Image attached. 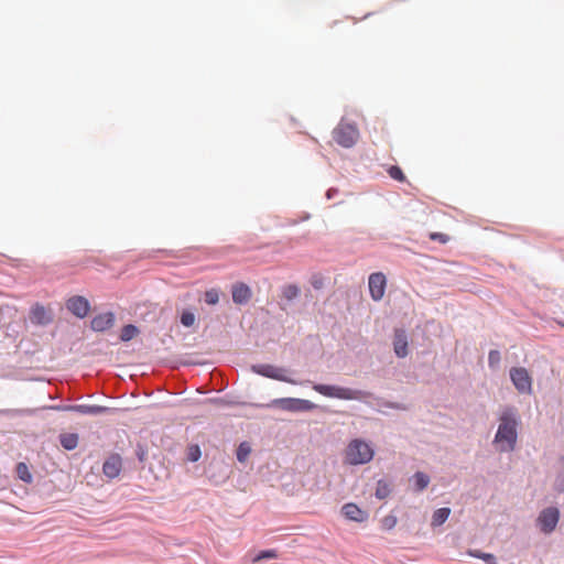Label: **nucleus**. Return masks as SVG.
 I'll use <instances>...</instances> for the list:
<instances>
[{"label":"nucleus","instance_id":"obj_23","mask_svg":"<svg viewBox=\"0 0 564 564\" xmlns=\"http://www.w3.org/2000/svg\"><path fill=\"white\" fill-rule=\"evenodd\" d=\"M178 322L185 328H191L196 323V313L194 307H185L178 314Z\"/></svg>","mask_w":564,"mask_h":564},{"label":"nucleus","instance_id":"obj_43","mask_svg":"<svg viewBox=\"0 0 564 564\" xmlns=\"http://www.w3.org/2000/svg\"><path fill=\"white\" fill-rule=\"evenodd\" d=\"M394 180H395V181H399V182H402V183L408 181V178H403V177L394 178Z\"/></svg>","mask_w":564,"mask_h":564},{"label":"nucleus","instance_id":"obj_12","mask_svg":"<svg viewBox=\"0 0 564 564\" xmlns=\"http://www.w3.org/2000/svg\"><path fill=\"white\" fill-rule=\"evenodd\" d=\"M117 316L115 312H101L93 316L89 322V328L95 333H106L115 326Z\"/></svg>","mask_w":564,"mask_h":564},{"label":"nucleus","instance_id":"obj_5","mask_svg":"<svg viewBox=\"0 0 564 564\" xmlns=\"http://www.w3.org/2000/svg\"><path fill=\"white\" fill-rule=\"evenodd\" d=\"M250 369L253 373L263 378L286 382L290 384H303V382H299L297 380L286 376V369L283 367H278L271 364H253L251 365Z\"/></svg>","mask_w":564,"mask_h":564},{"label":"nucleus","instance_id":"obj_31","mask_svg":"<svg viewBox=\"0 0 564 564\" xmlns=\"http://www.w3.org/2000/svg\"><path fill=\"white\" fill-rule=\"evenodd\" d=\"M279 553L275 549H264L258 551V553L254 555L253 561L260 562L263 560H271V558H278Z\"/></svg>","mask_w":564,"mask_h":564},{"label":"nucleus","instance_id":"obj_29","mask_svg":"<svg viewBox=\"0 0 564 564\" xmlns=\"http://www.w3.org/2000/svg\"><path fill=\"white\" fill-rule=\"evenodd\" d=\"M561 460L563 462V466L556 473L555 480H554V484H553V489L557 494H563L564 492V456L561 457Z\"/></svg>","mask_w":564,"mask_h":564},{"label":"nucleus","instance_id":"obj_30","mask_svg":"<svg viewBox=\"0 0 564 564\" xmlns=\"http://www.w3.org/2000/svg\"><path fill=\"white\" fill-rule=\"evenodd\" d=\"M202 457V449L198 444H191L187 446L186 458L191 463H196Z\"/></svg>","mask_w":564,"mask_h":564},{"label":"nucleus","instance_id":"obj_39","mask_svg":"<svg viewBox=\"0 0 564 564\" xmlns=\"http://www.w3.org/2000/svg\"><path fill=\"white\" fill-rule=\"evenodd\" d=\"M311 285L314 290H321L324 285V280L321 275L314 274L311 279Z\"/></svg>","mask_w":564,"mask_h":564},{"label":"nucleus","instance_id":"obj_35","mask_svg":"<svg viewBox=\"0 0 564 564\" xmlns=\"http://www.w3.org/2000/svg\"><path fill=\"white\" fill-rule=\"evenodd\" d=\"M397 523H398V518L394 514H392V513L387 514L381 520V529L384 531H391L392 529H394Z\"/></svg>","mask_w":564,"mask_h":564},{"label":"nucleus","instance_id":"obj_36","mask_svg":"<svg viewBox=\"0 0 564 564\" xmlns=\"http://www.w3.org/2000/svg\"><path fill=\"white\" fill-rule=\"evenodd\" d=\"M386 172L388 173V176H390V177H403V176H405V174L403 173L402 169L398 164L387 165Z\"/></svg>","mask_w":564,"mask_h":564},{"label":"nucleus","instance_id":"obj_13","mask_svg":"<svg viewBox=\"0 0 564 564\" xmlns=\"http://www.w3.org/2000/svg\"><path fill=\"white\" fill-rule=\"evenodd\" d=\"M409 336L403 327L393 328L392 350L397 358L403 359L408 357L409 350Z\"/></svg>","mask_w":564,"mask_h":564},{"label":"nucleus","instance_id":"obj_9","mask_svg":"<svg viewBox=\"0 0 564 564\" xmlns=\"http://www.w3.org/2000/svg\"><path fill=\"white\" fill-rule=\"evenodd\" d=\"M301 288L295 283H289L281 286V295L279 301V307L290 314L292 307L300 301Z\"/></svg>","mask_w":564,"mask_h":564},{"label":"nucleus","instance_id":"obj_40","mask_svg":"<svg viewBox=\"0 0 564 564\" xmlns=\"http://www.w3.org/2000/svg\"><path fill=\"white\" fill-rule=\"evenodd\" d=\"M310 218H311L310 213H303V216L301 217V219H289L285 224H281V226H295L300 221H305V220H308Z\"/></svg>","mask_w":564,"mask_h":564},{"label":"nucleus","instance_id":"obj_8","mask_svg":"<svg viewBox=\"0 0 564 564\" xmlns=\"http://www.w3.org/2000/svg\"><path fill=\"white\" fill-rule=\"evenodd\" d=\"M358 129L355 123L340 122L334 130V139L338 145L349 149L352 148L358 138Z\"/></svg>","mask_w":564,"mask_h":564},{"label":"nucleus","instance_id":"obj_21","mask_svg":"<svg viewBox=\"0 0 564 564\" xmlns=\"http://www.w3.org/2000/svg\"><path fill=\"white\" fill-rule=\"evenodd\" d=\"M61 446L67 451H74L78 446L79 435L78 433H61L58 435Z\"/></svg>","mask_w":564,"mask_h":564},{"label":"nucleus","instance_id":"obj_42","mask_svg":"<svg viewBox=\"0 0 564 564\" xmlns=\"http://www.w3.org/2000/svg\"><path fill=\"white\" fill-rule=\"evenodd\" d=\"M339 193V189L337 187H329L326 192H325V197L327 200H330L333 198H335Z\"/></svg>","mask_w":564,"mask_h":564},{"label":"nucleus","instance_id":"obj_1","mask_svg":"<svg viewBox=\"0 0 564 564\" xmlns=\"http://www.w3.org/2000/svg\"><path fill=\"white\" fill-rule=\"evenodd\" d=\"M498 421L499 425L495 433L492 443L501 453L513 452L517 447L519 426L521 425V417L518 409L513 405H506L502 409Z\"/></svg>","mask_w":564,"mask_h":564},{"label":"nucleus","instance_id":"obj_14","mask_svg":"<svg viewBox=\"0 0 564 564\" xmlns=\"http://www.w3.org/2000/svg\"><path fill=\"white\" fill-rule=\"evenodd\" d=\"M370 297L375 302L382 300L387 289V276L382 272H372L368 279Z\"/></svg>","mask_w":564,"mask_h":564},{"label":"nucleus","instance_id":"obj_16","mask_svg":"<svg viewBox=\"0 0 564 564\" xmlns=\"http://www.w3.org/2000/svg\"><path fill=\"white\" fill-rule=\"evenodd\" d=\"M122 470V457L117 454H110L102 463V473L108 479L117 478Z\"/></svg>","mask_w":564,"mask_h":564},{"label":"nucleus","instance_id":"obj_18","mask_svg":"<svg viewBox=\"0 0 564 564\" xmlns=\"http://www.w3.org/2000/svg\"><path fill=\"white\" fill-rule=\"evenodd\" d=\"M409 481L414 492H422L429 487L431 477L425 471L417 470L410 477Z\"/></svg>","mask_w":564,"mask_h":564},{"label":"nucleus","instance_id":"obj_4","mask_svg":"<svg viewBox=\"0 0 564 564\" xmlns=\"http://www.w3.org/2000/svg\"><path fill=\"white\" fill-rule=\"evenodd\" d=\"M250 408L254 409H281L286 412L303 413L322 409L318 404L301 398H276L268 403H249Z\"/></svg>","mask_w":564,"mask_h":564},{"label":"nucleus","instance_id":"obj_34","mask_svg":"<svg viewBox=\"0 0 564 564\" xmlns=\"http://www.w3.org/2000/svg\"><path fill=\"white\" fill-rule=\"evenodd\" d=\"M501 361V354L497 349H491L488 352V366L490 369H496L499 367Z\"/></svg>","mask_w":564,"mask_h":564},{"label":"nucleus","instance_id":"obj_44","mask_svg":"<svg viewBox=\"0 0 564 564\" xmlns=\"http://www.w3.org/2000/svg\"><path fill=\"white\" fill-rule=\"evenodd\" d=\"M558 325L564 328V321H560Z\"/></svg>","mask_w":564,"mask_h":564},{"label":"nucleus","instance_id":"obj_3","mask_svg":"<svg viewBox=\"0 0 564 564\" xmlns=\"http://www.w3.org/2000/svg\"><path fill=\"white\" fill-rule=\"evenodd\" d=\"M376 455V447L371 441L355 437L346 446L344 463L349 466H361L370 463Z\"/></svg>","mask_w":564,"mask_h":564},{"label":"nucleus","instance_id":"obj_33","mask_svg":"<svg viewBox=\"0 0 564 564\" xmlns=\"http://www.w3.org/2000/svg\"><path fill=\"white\" fill-rule=\"evenodd\" d=\"M149 447L143 442H138L134 449V455L139 463H144L148 457Z\"/></svg>","mask_w":564,"mask_h":564},{"label":"nucleus","instance_id":"obj_41","mask_svg":"<svg viewBox=\"0 0 564 564\" xmlns=\"http://www.w3.org/2000/svg\"><path fill=\"white\" fill-rule=\"evenodd\" d=\"M77 404H58L53 406L54 410L64 411V412H75V408Z\"/></svg>","mask_w":564,"mask_h":564},{"label":"nucleus","instance_id":"obj_2","mask_svg":"<svg viewBox=\"0 0 564 564\" xmlns=\"http://www.w3.org/2000/svg\"><path fill=\"white\" fill-rule=\"evenodd\" d=\"M305 383L311 384V388L323 397L330 399H338L344 401H360L365 402L366 399L375 398L372 392L343 387L333 383H321L306 380Z\"/></svg>","mask_w":564,"mask_h":564},{"label":"nucleus","instance_id":"obj_38","mask_svg":"<svg viewBox=\"0 0 564 564\" xmlns=\"http://www.w3.org/2000/svg\"><path fill=\"white\" fill-rule=\"evenodd\" d=\"M381 405L384 406V408L391 409V410H397V411H404V410H406L405 404L400 403V402L382 401Z\"/></svg>","mask_w":564,"mask_h":564},{"label":"nucleus","instance_id":"obj_6","mask_svg":"<svg viewBox=\"0 0 564 564\" xmlns=\"http://www.w3.org/2000/svg\"><path fill=\"white\" fill-rule=\"evenodd\" d=\"M561 518V511L556 506H549L542 509L535 520L539 530L547 535L555 531Z\"/></svg>","mask_w":564,"mask_h":564},{"label":"nucleus","instance_id":"obj_11","mask_svg":"<svg viewBox=\"0 0 564 564\" xmlns=\"http://www.w3.org/2000/svg\"><path fill=\"white\" fill-rule=\"evenodd\" d=\"M29 319L34 326L46 327L53 323L54 313L52 308L36 302L30 307Z\"/></svg>","mask_w":564,"mask_h":564},{"label":"nucleus","instance_id":"obj_27","mask_svg":"<svg viewBox=\"0 0 564 564\" xmlns=\"http://www.w3.org/2000/svg\"><path fill=\"white\" fill-rule=\"evenodd\" d=\"M252 452L251 445L247 441H242L236 448V458L239 463H245Z\"/></svg>","mask_w":564,"mask_h":564},{"label":"nucleus","instance_id":"obj_26","mask_svg":"<svg viewBox=\"0 0 564 564\" xmlns=\"http://www.w3.org/2000/svg\"><path fill=\"white\" fill-rule=\"evenodd\" d=\"M467 554L474 558L482 560L486 564H498L497 557L492 553H487L481 550L470 549Z\"/></svg>","mask_w":564,"mask_h":564},{"label":"nucleus","instance_id":"obj_7","mask_svg":"<svg viewBox=\"0 0 564 564\" xmlns=\"http://www.w3.org/2000/svg\"><path fill=\"white\" fill-rule=\"evenodd\" d=\"M509 378L514 389L520 394H532L533 378L524 367H512L509 371Z\"/></svg>","mask_w":564,"mask_h":564},{"label":"nucleus","instance_id":"obj_10","mask_svg":"<svg viewBox=\"0 0 564 564\" xmlns=\"http://www.w3.org/2000/svg\"><path fill=\"white\" fill-rule=\"evenodd\" d=\"M66 310L78 319H85L91 311L90 301L84 295H72L65 301Z\"/></svg>","mask_w":564,"mask_h":564},{"label":"nucleus","instance_id":"obj_37","mask_svg":"<svg viewBox=\"0 0 564 564\" xmlns=\"http://www.w3.org/2000/svg\"><path fill=\"white\" fill-rule=\"evenodd\" d=\"M429 237L432 241H436L442 245H445L451 240V237L448 235L438 231L431 232Z\"/></svg>","mask_w":564,"mask_h":564},{"label":"nucleus","instance_id":"obj_20","mask_svg":"<svg viewBox=\"0 0 564 564\" xmlns=\"http://www.w3.org/2000/svg\"><path fill=\"white\" fill-rule=\"evenodd\" d=\"M392 492V481L386 478H380L376 482L375 497L378 500L388 498Z\"/></svg>","mask_w":564,"mask_h":564},{"label":"nucleus","instance_id":"obj_24","mask_svg":"<svg viewBox=\"0 0 564 564\" xmlns=\"http://www.w3.org/2000/svg\"><path fill=\"white\" fill-rule=\"evenodd\" d=\"M139 334L140 328L135 324L129 323L122 326L119 335V340L121 343H129Z\"/></svg>","mask_w":564,"mask_h":564},{"label":"nucleus","instance_id":"obj_19","mask_svg":"<svg viewBox=\"0 0 564 564\" xmlns=\"http://www.w3.org/2000/svg\"><path fill=\"white\" fill-rule=\"evenodd\" d=\"M115 409L98 404H77L75 412L84 415H101L111 413Z\"/></svg>","mask_w":564,"mask_h":564},{"label":"nucleus","instance_id":"obj_32","mask_svg":"<svg viewBox=\"0 0 564 564\" xmlns=\"http://www.w3.org/2000/svg\"><path fill=\"white\" fill-rule=\"evenodd\" d=\"M214 404L221 405V406H235V405H243V406H250V402H237L231 401L228 399V397H218L210 400Z\"/></svg>","mask_w":564,"mask_h":564},{"label":"nucleus","instance_id":"obj_15","mask_svg":"<svg viewBox=\"0 0 564 564\" xmlns=\"http://www.w3.org/2000/svg\"><path fill=\"white\" fill-rule=\"evenodd\" d=\"M341 516L352 522L362 523L369 519V512L355 502H346L340 509Z\"/></svg>","mask_w":564,"mask_h":564},{"label":"nucleus","instance_id":"obj_25","mask_svg":"<svg viewBox=\"0 0 564 564\" xmlns=\"http://www.w3.org/2000/svg\"><path fill=\"white\" fill-rule=\"evenodd\" d=\"M14 470L18 479H20L24 484L30 485L33 482V475L29 468V465L25 462L17 463Z\"/></svg>","mask_w":564,"mask_h":564},{"label":"nucleus","instance_id":"obj_28","mask_svg":"<svg viewBox=\"0 0 564 564\" xmlns=\"http://www.w3.org/2000/svg\"><path fill=\"white\" fill-rule=\"evenodd\" d=\"M220 290L217 288H212L205 291L204 293V302L207 305L214 306L219 303Z\"/></svg>","mask_w":564,"mask_h":564},{"label":"nucleus","instance_id":"obj_22","mask_svg":"<svg viewBox=\"0 0 564 564\" xmlns=\"http://www.w3.org/2000/svg\"><path fill=\"white\" fill-rule=\"evenodd\" d=\"M451 512L452 510L449 507H441L434 510L431 519V527L435 529L443 525L448 520Z\"/></svg>","mask_w":564,"mask_h":564},{"label":"nucleus","instance_id":"obj_17","mask_svg":"<svg viewBox=\"0 0 564 564\" xmlns=\"http://www.w3.org/2000/svg\"><path fill=\"white\" fill-rule=\"evenodd\" d=\"M252 290L245 282H236L231 286V299L236 305H246L251 300Z\"/></svg>","mask_w":564,"mask_h":564}]
</instances>
